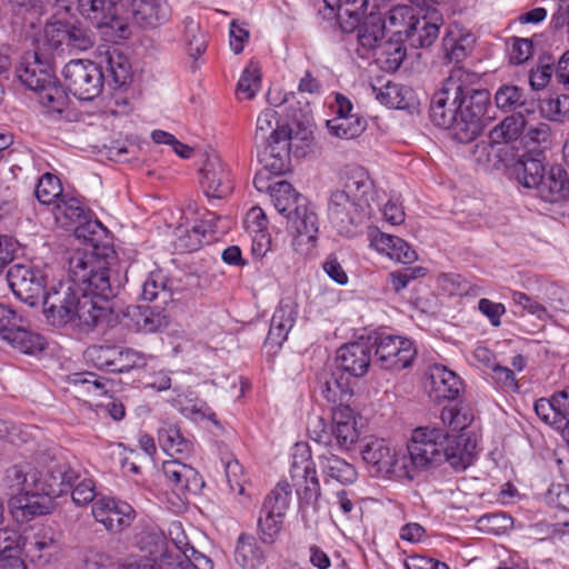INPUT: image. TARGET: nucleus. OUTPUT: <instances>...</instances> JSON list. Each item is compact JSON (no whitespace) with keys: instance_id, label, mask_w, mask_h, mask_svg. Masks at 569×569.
Wrapping results in <instances>:
<instances>
[{"instance_id":"1","label":"nucleus","mask_w":569,"mask_h":569,"mask_svg":"<svg viewBox=\"0 0 569 569\" xmlns=\"http://www.w3.org/2000/svg\"><path fill=\"white\" fill-rule=\"evenodd\" d=\"M473 42L471 34L459 29H450L442 38V59L455 66L433 93L429 110L432 123L450 129L461 143L472 141L482 131V119L490 106L489 91L472 88L480 79L478 73L459 64L471 52Z\"/></svg>"},{"instance_id":"2","label":"nucleus","mask_w":569,"mask_h":569,"mask_svg":"<svg viewBox=\"0 0 569 569\" xmlns=\"http://www.w3.org/2000/svg\"><path fill=\"white\" fill-rule=\"evenodd\" d=\"M107 257L94 251H77L69 259V276L80 286L71 325L90 330L103 320L113 296Z\"/></svg>"},{"instance_id":"3","label":"nucleus","mask_w":569,"mask_h":569,"mask_svg":"<svg viewBox=\"0 0 569 569\" xmlns=\"http://www.w3.org/2000/svg\"><path fill=\"white\" fill-rule=\"evenodd\" d=\"M476 441L467 433L449 435L438 428L419 427L412 431L403 453L408 475L416 479L422 470L447 461L453 469L465 470L473 459Z\"/></svg>"},{"instance_id":"4","label":"nucleus","mask_w":569,"mask_h":569,"mask_svg":"<svg viewBox=\"0 0 569 569\" xmlns=\"http://www.w3.org/2000/svg\"><path fill=\"white\" fill-rule=\"evenodd\" d=\"M373 182L361 166H349L343 176V187L331 192L328 218L332 227L346 237H353L357 228L370 217Z\"/></svg>"},{"instance_id":"5","label":"nucleus","mask_w":569,"mask_h":569,"mask_svg":"<svg viewBox=\"0 0 569 569\" xmlns=\"http://www.w3.org/2000/svg\"><path fill=\"white\" fill-rule=\"evenodd\" d=\"M291 130L280 122L277 111L266 109L258 116L253 142L260 162L271 173L280 174L287 170Z\"/></svg>"},{"instance_id":"6","label":"nucleus","mask_w":569,"mask_h":569,"mask_svg":"<svg viewBox=\"0 0 569 569\" xmlns=\"http://www.w3.org/2000/svg\"><path fill=\"white\" fill-rule=\"evenodd\" d=\"M38 476L39 470L32 463L19 462L9 467L3 478L4 485L12 493L19 495L18 508L29 516L49 512L46 501L39 500L36 496Z\"/></svg>"},{"instance_id":"7","label":"nucleus","mask_w":569,"mask_h":569,"mask_svg":"<svg viewBox=\"0 0 569 569\" xmlns=\"http://www.w3.org/2000/svg\"><path fill=\"white\" fill-rule=\"evenodd\" d=\"M62 79L66 89L83 101L99 97L104 84L102 68L87 59L70 60L62 69Z\"/></svg>"},{"instance_id":"8","label":"nucleus","mask_w":569,"mask_h":569,"mask_svg":"<svg viewBox=\"0 0 569 569\" xmlns=\"http://www.w3.org/2000/svg\"><path fill=\"white\" fill-rule=\"evenodd\" d=\"M0 339L21 353L34 355L44 348V339L28 328L26 318L0 303Z\"/></svg>"},{"instance_id":"9","label":"nucleus","mask_w":569,"mask_h":569,"mask_svg":"<svg viewBox=\"0 0 569 569\" xmlns=\"http://www.w3.org/2000/svg\"><path fill=\"white\" fill-rule=\"evenodd\" d=\"M291 486L279 482L266 497L258 519V533L266 545H273L282 529L283 518L290 505Z\"/></svg>"},{"instance_id":"10","label":"nucleus","mask_w":569,"mask_h":569,"mask_svg":"<svg viewBox=\"0 0 569 569\" xmlns=\"http://www.w3.org/2000/svg\"><path fill=\"white\" fill-rule=\"evenodd\" d=\"M363 461L380 477L406 479L408 470L403 461V453L397 451L385 439H371L361 450Z\"/></svg>"},{"instance_id":"11","label":"nucleus","mask_w":569,"mask_h":569,"mask_svg":"<svg viewBox=\"0 0 569 569\" xmlns=\"http://www.w3.org/2000/svg\"><path fill=\"white\" fill-rule=\"evenodd\" d=\"M375 355L382 369L399 371L412 365L417 349L408 338L381 333L375 340Z\"/></svg>"},{"instance_id":"12","label":"nucleus","mask_w":569,"mask_h":569,"mask_svg":"<svg viewBox=\"0 0 569 569\" xmlns=\"http://www.w3.org/2000/svg\"><path fill=\"white\" fill-rule=\"evenodd\" d=\"M80 286L72 279L68 282H59L43 293V310L48 320L53 326H64L72 320Z\"/></svg>"},{"instance_id":"13","label":"nucleus","mask_w":569,"mask_h":569,"mask_svg":"<svg viewBox=\"0 0 569 569\" xmlns=\"http://www.w3.org/2000/svg\"><path fill=\"white\" fill-rule=\"evenodd\" d=\"M7 281L13 295L21 301L34 306L42 298L46 277L30 264L16 263L7 272Z\"/></svg>"},{"instance_id":"14","label":"nucleus","mask_w":569,"mask_h":569,"mask_svg":"<svg viewBox=\"0 0 569 569\" xmlns=\"http://www.w3.org/2000/svg\"><path fill=\"white\" fill-rule=\"evenodd\" d=\"M19 80L30 90H39L46 83L52 82V57L39 48L26 52L16 69Z\"/></svg>"},{"instance_id":"15","label":"nucleus","mask_w":569,"mask_h":569,"mask_svg":"<svg viewBox=\"0 0 569 569\" xmlns=\"http://www.w3.org/2000/svg\"><path fill=\"white\" fill-rule=\"evenodd\" d=\"M78 478L77 471L67 462H53L44 478L39 472L36 496L50 507V500L68 492Z\"/></svg>"},{"instance_id":"16","label":"nucleus","mask_w":569,"mask_h":569,"mask_svg":"<svg viewBox=\"0 0 569 569\" xmlns=\"http://www.w3.org/2000/svg\"><path fill=\"white\" fill-rule=\"evenodd\" d=\"M92 516L108 531L120 532L132 523L136 512L124 501L103 497L93 502Z\"/></svg>"},{"instance_id":"17","label":"nucleus","mask_w":569,"mask_h":569,"mask_svg":"<svg viewBox=\"0 0 569 569\" xmlns=\"http://www.w3.org/2000/svg\"><path fill=\"white\" fill-rule=\"evenodd\" d=\"M170 535L177 552L167 569H213L212 560L190 546L180 522L170 525Z\"/></svg>"},{"instance_id":"18","label":"nucleus","mask_w":569,"mask_h":569,"mask_svg":"<svg viewBox=\"0 0 569 569\" xmlns=\"http://www.w3.org/2000/svg\"><path fill=\"white\" fill-rule=\"evenodd\" d=\"M137 548L147 553L160 569L172 565L177 550L173 547L171 535L169 538L156 528H146L136 536Z\"/></svg>"},{"instance_id":"19","label":"nucleus","mask_w":569,"mask_h":569,"mask_svg":"<svg viewBox=\"0 0 569 569\" xmlns=\"http://www.w3.org/2000/svg\"><path fill=\"white\" fill-rule=\"evenodd\" d=\"M201 188L209 199H223L233 189L230 170L218 157L208 158L200 170Z\"/></svg>"},{"instance_id":"20","label":"nucleus","mask_w":569,"mask_h":569,"mask_svg":"<svg viewBox=\"0 0 569 569\" xmlns=\"http://www.w3.org/2000/svg\"><path fill=\"white\" fill-rule=\"evenodd\" d=\"M287 211H278L287 219L288 228L298 237L313 241L318 233V217L309 207L307 199L298 193L289 202Z\"/></svg>"},{"instance_id":"21","label":"nucleus","mask_w":569,"mask_h":569,"mask_svg":"<svg viewBox=\"0 0 569 569\" xmlns=\"http://www.w3.org/2000/svg\"><path fill=\"white\" fill-rule=\"evenodd\" d=\"M462 387L461 379L452 370L438 363L429 367L427 389L435 401L455 400Z\"/></svg>"},{"instance_id":"22","label":"nucleus","mask_w":569,"mask_h":569,"mask_svg":"<svg viewBox=\"0 0 569 569\" xmlns=\"http://www.w3.org/2000/svg\"><path fill=\"white\" fill-rule=\"evenodd\" d=\"M372 346L367 341H356L340 347L337 351V362L340 371L353 377L367 373L371 362Z\"/></svg>"},{"instance_id":"23","label":"nucleus","mask_w":569,"mask_h":569,"mask_svg":"<svg viewBox=\"0 0 569 569\" xmlns=\"http://www.w3.org/2000/svg\"><path fill=\"white\" fill-rule=\"evenodd\" d=\"M162 472L178 493H198L204 485L202 477L193 467L178 459L164 461Z\"/></svg>"},{"instance_id":"24","label":"nucleus","mask_w":569,"mask_h":569,"mask_svg":"<svg viewBox=\"0 0 569 569\" xmlns=\"http://www.w3.org/2000/svg\"><path fill=\"white\" fill-rule=\"evenodd\" d=\"M537 416L553 428L569 421V388L555 392L549 399L540 398L535 402Z\"/></svg>"},{"instance_id":"25","label":"nucleus","mask_w":569,"mask_h":569,"mask_svg":"<svg viewBox=\"0 0 569 569\" xmlns=\"http://www.w3.org/2000/svg\"><path fill=\"white\" fill-rule=\"evenodd\" d=\"M356 29L360 46L358 52L361 57H366L369 52L373 53L378 46L382 43L386 22L380 13L370 12L357 24Z\"/></svg>"},{"instance_id":"26","label":"nucleus","mask_w":569,"mask_h":569,"mask_svg":"<svg viewBox=\"0 0 569 569\" xmlns=\"http://www.w3.org/2000/svg\"><path fill=\"white\" fill-rule=\"evenodd\" d=\"M131 12L134 21L146 28H156L170 18L167 0H132Z\"/></svg>"},{"instance_id":"27","label":"nucleus","mask_w":569,"mask_h":569,"mask_svg":"<svg viewBox=\"0 0 569 569\" xmlns=\"http://www.w3.org/2000/svg\"><path fill=\"white\" fill-rule=\"evenodd\" d=\"M538 196L546 202H558L569 193V179L567 171L560 166H552L543 173L536 188Z\"/></svg>"},{"instance_id":"28","label":"nucleus","mask_w":569,"mask_h":569,"mask_svg":"<svg viewBox=\"0 0 569 569\" xmlns=\"http://www.w3.org/2000/svg\"><path fill=\"white\" fill-rule=\"evenodd\" d=\"M297 315V305L290 299L282 300L272 315L268 340L282 345L296 323Z\"/></svg>"},{"instance_id":"29","label":"nucleus","mask_w":569,"mask_h":569,"mask_svg":"<svg viewBox=\"0 0 569 569\" xmlns=\"http://www.w3.org/2000/svg\"><path fill=\"white\" fill-rule=\"evenodd\" d=\"M442 23V16L437 10L427 11L423 17H417L415 20L413 30L408 40L413 47H429L438 38Z\"/></svg>"},{"instance_id":"30","label":"nucleus","mask_w":569,"mask_h":569,"mask_svg":"<svg viewBox=\"0 0 569 569\" xmlns=\"http://www.w3.org/2000/svg\"><path fill=\"white\" fill-rule=\"evenodd\" d=\"M327 8L335 10L341 28L346 32L353 31L357 24L363 20L368 7V0H323Z\"/></svg>"},{"instance_id":"31","label":"nucleus","mask_w":569,"mask_h":569,"mask_svg":"<svg viewBox=\"0 0 569 569\" xmlns=\"http://www.w3.org/2000/svg\"><path fill=\"white\" fill-rule=\"evenodd\" d=\"M22 547L31 561L44 566L50 562L51 556L58 549V543L51 532L42 530L34 533L30 540L22 538Z\"/></svg>"},{"instance_id":"32","label":"nucleus","mask_w":569,"mask_h":569,"mask_svg":"<svg viewBox=\"0 0 569 569\" xmlns=\"http://www.w3.org/2000/svg\"><path fill=\"white\" fill-rule=\"evenodd\" d=\"M319 467L328 479H333L342 485L352 483L357 480L356 468L332 452L319 456Z\"/></svg>"},{"instance_id":"33","label":"nucleus","mask_w":569,"mask_h":569,"mask_svg":"<svg viewBox=\"0 0 569 569\" xmlns=\"http://www.w3.org/2000/svg\"><path fill=\"white\" fill-rule=\"evenodd\" d=\"M531 153L522 154L512 166V173L526 188H537L545 173L542 160Z\"/></svg>"},{"instance_id":"34","label":"nucleus","mask_w":569,"mask_h":569,"mask_svg":"<svg viewBox=\"0 0 569 569\" xmlns=\"http://www.w3.org/2000/svg\"><path fill=\"white\" fill-rule=\"evenodd\" d=\"M376 64L383 71L395 72L406 58V47L399 40H387L372 53Z\"/></svg>"},{"instance_id":"35","label":"nucleus","mask_w":569,"mask_h":569,"mask_svg":"<svg viewBox=\"0 0 569 569\" xmlns=\"http://www.w3.org/2000/svg\"><path fill=\"white\" fill-rule=\"evenodd\" d=\"M322 397L330 403H343L352 396L350 379L345 372L336 370L326 377L320 387Z\"/></svg>"},{"instance_id":"36","label":"nucleus","mask_w":569,"mask_h":569,"mask_svg":"<svg viewBox=\"0 0 569 569\" xmlns=\"http://www.w3.org/2000/svg\"><path fill=\"white\" fill-rule=\"evenodd\" d=\"M527 127V121L522 112L506 117L500 123L495 126L489 133V139L497 143H509L518 139Z\"/></svg>"},{"instance_id":"37","label":"nucleus","mask_w":569,"mask_h":569,"mask_svg":"<svg viewBox=\"0 0 569 569\" xmlns=\"http://www.w3.org/2000/svg\"><path fill=\"white\" fill-rule=\"evenodd\" d=\"M158 441L161 448L169 455L188 456L193 450V443L183 437L176 425L164 423L158 431Z\"/></svg>"},{"instance_id":"38","label":"nucleus","mask_w":569,"mask_h":569,"mask_svg":"<svg viewBox=\"0 0 569 569\" xmlns=\"http://www.w3.org/2000/svg\"><path fill=\"white\" fill-rule=\"evenodd\" d=\"M173 406L186 417L199 421L208 419L216 421L214 411L207 405L206 401L196 397L191 391L180 393L173 399Z\"/></svg>"},{"instance_id":"39","label":"nucleus","mask_w":569,"mask_h":569,"mask_svg":"<svg viewBox=\"0 0 569 569\" xmlns=\"http://www.w3.org/2000/svg\"><path fill=\"white\" fill-rule=\"evenodd\" d=\"M234 560L242 569H257L264 562V552L253 537L241 535L234 550Z\"/></svg>"},{"instance_id":"40","label":"nucleus","mask_w":569,"mask_h":569,"mask_svg":"<svg viewBox=\"0 0 569 569\" xmlns=\"http://www.w3.org/2000/svg\"><path fill=\"white\" fill-rule=\"evenodd\" d=\"M53 213L59 223L70 229H73L83 219H87L89 214L78 199L66 194L53 207Z\"/></svg>"},{"instance_id":"41","label":"nucleus","mask_w":569,"mask_h":569,"mask_svg":"<svg viewBox=\"0 0 569 569\" xmlns=\"http://www.w3.org/2000/svg\"><path fill=\"white\" fill-rule=\"evenodd\" d=\"M172 282L161 270L151 271L142 284L141 297L146 301H153L158 298L162 302L171 299Z\"/></svg>"},{"instance_id":"42","label":"nucleus","mask_w":569,"mask_h":569,"mask_svg":"<svg viewBox=\"0 0 569 569\" xmlns=\"http://www.w3.org/2000/svg\"><path fill=\"white\" fill-rule=\"evenodd\" d=\"M327 128L330 134L349 140L363 132L366 122L358 116H336L327 121Z\"/></svg>"},{"instance_id":"43","label":"nucleus","mask_w":569,"mask_h":569,"mask_svg":"<svg viewBox=\"0 0 569 569\" xmlns=\"http://www.w3.org/2000/svg\"><path fill=\"white\" fill-rule=\"evenodd\" d=\"M106 64L114 87L120 88L131 79V64L128 58L118 49L113 48L106 52Z\"/></svg>"},{"instance_id":"44","label":"nucleus","mask_w":569,"mask_h":569,"mask_svg":"<svg viewBox=\"0 0 569 569\" xmlns=\"http://www.w3.org/2000/svg\"><path fill=\"white\" fill-rule=\"evenodd\" d=\"M34 194L40 203L53 207L64 196L60 179L50 172L39 178Z\"/></svg>"},{"instance_id":"45","label":"nucleus","mask_w":569,"mask_h":569,"mask_svg":"<svg viewBox=\"0 0 569 569\" xmlns=\"http://www.w3.org/2000/svg\"><path fill=\"white\" fill-rule=\"evenodd\" d=\"M417 19L413 9L409 6H396L392 7L385 20L386 27L388 26L398 36H405L408 40L411 31L413 30V23Z\"/></svg>"},{"instance_id":"46","label":"nucleus","mask_w":569,"mask_h":569,"mask_svg":"<svg viewBox=\"0 0 569 569\" xmlns=\"http://www.w3.org/2000/svg\"><path fill=\"white\" fill-rule=\"evenodd\" d=\"M36 91L39 93L40 103L50 111L61 113L69 104L66 89L57 84L54 76L52 82L46 83L43 88Z\"/></svg>"},{"instance_id":"47","label":"nucleus","mask_w":569,"mask_h":569,"mask_svg":"<svg viewBox=\"0 0 569 569\" xmlns=\"http://www.w3.org/2000/svg\"><path fill=\"white\" fill-rule=\"evenodd\" d=\"M496 106L503 111H512L517 108H523L526 112H529V108L526 107V97L523 89L513 84L501 86L495 94Z\"/></svg>"},{"instance_id":"48","label":"nucleus","mask_w":569,"mask_h":569,"mask_svg":"<svg viewBox=\"0 0 569 569\" xmlns=\"http://www.w3.org/2000/svg\"><path fill=\"white\" fill-rule=\"evenodd\" d=\"M120 0H77L79 12L98 24L99 20L106 19L116 9Z\"/></svg>"},{"instance_id":"49","label":"nucleus","mask_w":569,"mask_h":569,"mask_svg":"<svg viewBox=\"0 0 569 569\" xmlns=\"http://www.w3.org/2000/svg\"><path fill=\"white\" fill-rule=\"evenodd\" d=\"M542 116L551 121H562L569 117V94H551L540 101Z\"/></svg>"},{"instance_id":"50","label":"nucleus","mask_w":569,"mask_h":569,"mask_svg":"<svg viewBox=\"0 0 569 569\" xmlns=\"http://www.w3.org/2000/svg\"><path fill=\"white\" fill-rule=\"evenodd\" d=\"M372 91L376 94V99L389 108L407 109L409 107L405 89L390 81L381 88L372 87Z\"/></svg>"},{"instance_id":"51","label":"nucleus","mask_w":569,"mask_h":569,"mask_svg":"<svg viewBox=\"0 0 569 569\" xmlns=\"http://www.w3.org/2000/svg\"><path fill=\"white\" fill-rule=\"evenodd\" d=\"M203 240L207 242L212 241V238L207 239V230L202 226H193L189 229H177L176 248L181 251H196L198 250Z\"/></svg>"},{"instance_id":"52","label":"nucleus","mask_w":569,"mask_h":569,"mask_svg":"<svg viewBox=\"0 0 569 569\" xmlns=\"http://www.w3.org/2000/svg\"><path fill=\"white\" fill-rule=\"evenodd\" d=\"M357 423H342V425H332L331 433H332V449H338L341 451H349L356 445L359 438V432L357 429Z\"/></svg>"},{"instance_id":"53","label":"nucleus","mask_w":569,"mask_h":569,"mask_svg":"<svg viewBox=\"0 0 569 569\" xmlns=\"http://www.w3.org/2000/svg\"><path fill=\"white\" fill-rule=\"evenodd\" d=\"M133 318L138 329L143 332H154L167 326L166 316L150 307H138V312L133 315Z\"/></svg>"},{"instance_id":"54","label":"nucleus","mask_w":569,"mask_h":569,"mask_svg":"<svg viewBox=\"0 0 569 569\" xmlns=\"http://www.w3.org/2000/svg\"><path fill=\"white\" fill-rule=\"evenodd\" d=\"M261 84V73L258 64L251 62L242 72L238 84L237 92L246 99H252Z\"/></svg>"},{"instance_id":"55","label":"nucleus","mask_w":569,"mask_h":569,"mask_svg":"<svg viewBox=\"0 0 569 569\" xmlns=\"http://www.w3.org/2000/svg\"><path fill=\"white\" fill-rule=\"evenodd\" d=\"M266 189L269 191L271 201L277 211H287V206H289V202H292L293 197L298 194L293 187L284 180L269 184Z\"/></svg>"},{"instance_id":"56","label":"nucleus","mask_w":569,"mask_h":569,"mask_svg":"<svg viewBox=\"0 0 569 569\" xmlns=\"http://www.w3.org/2000/svg\"><path fill=\"white\" fill-rule=\"evenodd\" d=\"M117 348L93 346L87 349L86 357L94 367L111 372L116 361Z\"/></svg>"},{"instance_id":"57","label":"nucleus","mask_w":569,"mask_h":569,"mask_svg":"<svg viewBox=\"0 0 569 569\" xmlns=\"http://www.w3.org/2000/svg\"><path fill=\"white\" fill-rule=\"evenodd\" d=\"M146 365L143 355L132 349H118L111 372H128Z\"/></svg>"},{"instance_id":"58","label":"nucleus","mask_w":569,"mask_h":569,"mask_svg":"<svg viewBox=\"0 0 569 569\" xmlns=\"http://www.w3.org/2000/svg\"><path fill=\"white\" fill-rule=\"evenodd\" d=\"M184 42L188 47L189 54L194 59L206 51L207 44L204 37L201 33L198 23L192 20L186 21Z\"/></svg>"},{"instance_id":"59","label":"nucleus","mask_w":569,"mask_h":569,"mask_svg":"<svg viewBox=\"0 0 569 569\" xmlns=\"http://www.w3.org/2000/svg\"><path fill=\"white\" fill-rule=\"evenodd\" d=\"M22 549V536L12 528L0 529V559L20 555Z\"/></svg>"},{"instance_id":"60","label":"nucleus","mask_w":569,"mask_h":569,"mask_svg":"<svg viewBox=\"0 0 569 569\" xmlns=\"http://www.w3.org/2000/svg\"><path fill=\"white\" fill-rule=\"evenodd\" d=\"M321 496V488L317 471L313 467L307 466L305 468V486L298 491L299 502L319 501Z\"/></svg>"},{"instance_id":"61","label":"nucleus","mask_w":569,"mask_h":569,"mask_svg":"<svg viewBox=\"0 0 569 569\" xmlns=\"http://www.w3.org/2000/svg\"><path fill=\"white\" fill-rule=\"evenodd\" d=\"M67 47L78 51H86L93 46V37L84 28L68 24Z\"/></svg>"},{"instance_id":"62","label":"nucleus","mask_w":569,"mask_h":569,"mask_svg":"<svg viewBox=\"0 0 569 569\" xmlns=\"http://www.w3.org/2000/svg\"><path fill=\"white\" fill-rule=\"evenodd\" d=\"M308 433L311 440L326 447H332L331 428L328 426L323 418L316 416L309 419Z\"/></svg>"},{"instance_id":"63","label":"nucleus","mask_w":569,"mask_h":569,"mask_svg":"<svg viewBox=\"0 0 569 569\" xmlns=\"http://www.w3.org/2000/svg\"><path fill=\"white\" fill-rule=\"evenodd\" d=\"M426 276V269L422 267L406 268L400 271L391 272L388 277L389 283L396 292L405 289L408 283L415 279Z\"/></svg>"},{"instance_id":"64","label":"nucleus","mask_w":569,"mask_h":569,"mask_svg":"<svg viewBox=\"0 0 569 569\" xmlns=\"http://www.w3.org/2000/svg\"><path fill=\"white\" fill-rule=\"evenodd\" d=\"M68 37V23L57 21L50 24H47L44 28V41L47 46L56 50L62 44L67 43Z\"/></svg>"}]
</instances>
